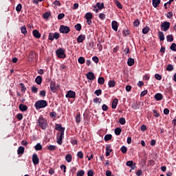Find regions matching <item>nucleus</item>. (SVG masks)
Instances as JSON below:
<instances>
[{"label":"nucleus","instance_id":"obj_33","mask_svg":"<svg viewBox=\"0 0 176 176\" xmlns=\"http://www.w3.org/2000/svg\"><path fill=\"white\" fill-rule=\"evenodd\" d=\"M21 34H23V35H27V28L25 25H23L21 28Z\"/></svg>","mask_w":176,"mask_h":176},{"label":"nucleus","instance_id":"obj_40","mask_svg":"<svg viewBox=\"0 0 176 176\" xmlns=\"http://www.w3.org/2000/svg\"><path fill=\"white\" fill-rule=\"evenodd\" d=\"M166 41L168 42H173V41H174V37H173V35H168L166 36Z\"/></svg>","mask_w":176,"mask_h":176},{"label":"nucleus","instance_id":"obj_5","mask_svg":"<svg viewBox=\"0 0 176 176\" xmlns=\"http://www.w3.org/2000/svg\"><path fill=\"white\" fill-rule=\"evenodd\" d=\"M60 38V33L55 32V33H50L48 36V39L50 41H54V39H59Z\"/></svg>","mask_w":176,"mask_h":176},{"label":"nucleus","instance_id":"obj_31","mask_svg":"<svg viewBox=\"0 0 176 176\" xmlns=\"http://www.w3.org/2000/svg\"><path fill=\"white\" fill-rule=\"evenodd\" d=\"M98 83H99V85H104V83H105V79L104 77H99L98 79Z\"/></svg>","mask_w":176,"mask_h":176},{"label":"nucleus","instance_id":"obj_12","mask_svg":"<svg viewBox=\"0 0 176 176\" xmlns=\"http://www.w3.org/2000/svg\"><path fill=\"white\" fill-rule=\"evenodd\" d=\"M50 90L52 93H56L57 91V87H56V82H50Z\"/></svg>","mask_w":176,"mask_h":176},{"label":"nucleus","instance_id":"obj_6","mask_svg":"<svg viewBox=\"0 0 176 176\" xmlns=\"http://www.w3.org/2000/svg\"><path fill=\"white\" fill-rule=\"evenodd\" d=\"M161 30L166 32L170 30V22L164 21L161 24Z\"/></svg>","mask_w":176,"mask_h":176},{"label":"nucleus","instance_id":"obj_36","mask_svg":"<svg viewBox=\"0 0 176 176\" xmlns=\"http://www.w3.org/2000/svg\"><path fill=\"white\" fill-rule=\"evenodd\" d=\"M133 164H134V162L133 161H128L126 162V166L132 168V170H134V167L133 166Z\"/></svg>","mask_w":176,"mask_h":176},{"label":"nucleus","instance_id":"obj_63","mask_svg":"<svg viewBox=\"0 0 176 176\" xmlns=\"http://www.w3.org/2000/svg\"><path fill=\"white\" fill-rule=\"evenodd\" d=\"M99 19H100V20H105V14L100 13L99 14Z\"/></svg>","mask_w":176,"mask_h":176},{"label":"nucleus","instance_id":"obj_7","mask_svg":"<svg viewBox=\"0 0 176 176\" xmlns=\"http://www.w3.org/2000/svg\"><path fill=\"white\" fill-rule=\"evenodd\" d=\"M66 98H75L76 97V93L72 90L67 91V94L65 95Z\"/></svg>","mask_w":176,"mask_h":176},{"label":"nucleus","instance_id":"obj_14","mask_svg":"<svg viewBox=\"0 0 176 176\" xmlns=\"http://www.w3.org/2000/svg\"><path fill=\"white\" fill-rule=\"evenodd\" d=\"M154 98L156 101H162L163 100V94L157 93L155 95Z\"/></svg>","mask_w":176,"mask_h":176},{"label":"nucleus","instance_id":"obj_1","mask_svg":"<svg viewBox=\"0 0 176 176\" xmlns=\"http://www.w3.org/2000/svg\"><path fill=\"white\" fill-rule=\"evenodd\" d=\"M37 126L42 130H46L47 128V121L43 118V116H41L37 120Z\"/></svg>","mask_w":176,"mask_h":176},{"label":"nucleus","instance_id":"obj_26","mask_svg":"<svg viewBox=\"0 0 176 176\" xmlns=\"http://www.w3.org/2000/svg\"><path fill=\"white\" fill-rule=\"evenodd\" d=\"M134 63H135L134 58H129L127 64L129 67H133V65H134Z\"/></svg>","mask_w":176,"mask_h":176},{"label":"nucleus","instance_id":"obj_19","mask_svg":"<svg viewBox=\"0 0 176 176\" xmlns=\"http://www.w3.org/2000/svg\"><path fill=\"white\" fill-rule=\"evenodd\" d=\"M85 39H86V36L80 34L77 38V42H78V43H82Z\"/></svg>","mask_w":176,"mask_h":176},{"label":"nucleus","instance_id":"obj_42","mask_svg":"<svg viewBox=\"0 0 176 176\" xmlns=\"http://www.w3.org/2000/svg\"><path fill=\"white\" fill-rule=\"evenodd\" d=\"M170 50L173 52H176V44L175 43H173L170 47Z\"/></svg>","mask_w":176,"mask_h":176},{"label":"nucleus","instance_id":"obj_37","mask_svg":"<svg viewBox=\"0 0 176 176\" xmlns=\"http://www.w3.org/2000/svg\"><path fill=\"white\" fill-rule=\"evenodd\" d=\"M96 6L100 10H101V9H104L105 8V6H104V3H97Z\"/></svg>","mask_w":176,"mask_h":176},{"label":"nucleus","instance_id":"obj_56","mask_svg":"<svg viewBox=\"0 0 176 176\" xmlns=\"http://www.w3.org/2000/svg\"><path fill=\"white\" fill-rule=\"evenodd\" d=\"M65 17V14L64 13H60L58 15V20H63Z\"/></svg>","mask_w":176,"mask_h":176},{"label":"nucleus","instance_id":"obj_15","mask_svg":"<svg viewBox=\"0 0 176 176\" xmlns=\"http://www.w3.org/2000/svg\"><path fill=\"white\" fill-rule=\"evenodd\" d=\"M162 3V0H152L153 8H159V5Z\"/></svg>","mask_w":176,"mask_h":176},{"label":"nucleus","instance_id":"obj_60","mask_svg":"<svg viewBox=\"0 0 176 176\" xmlns=\"http://www.w3.org/2000/svg\"><path fill=\"white\" fill-rule=\"evenodd\" d=\"M134 27H138L140 25V20L135 19L133 22Z\"/></svg>","mask_w":176,"mask_h":176},{"label":"nucleus","instance_id":"obj_34","mask_svg":"<svg viewBox=\"0 0 176 176\" xmlns=\"http://www.w3.org/2000/svg\"><path fill=\"white\" fill-rule=\"evenodd\" d=\"M78 62L79 63V64H85L86 60L85 59V57L80 56V58H78Z\"/></svg>","mask_w":176,"mask_h":176},{"label":"nucleus","instance_id":"obj_11","mask_svg":"<svg viewBox=\"0 0 176 176\" xmlns=\"http://www.w3.org/2000/svg\"><path fill=\"white\" fill-rule=\"evenodd\" d=\"M87 76V79H88V80H94V79H96V76H94V73L89 72L86 74Z\"/></svg>","mask_w":176,"mask_h":176},{"label":"nucleus","instance_id":"obj_64","mask_svg":"<svg viewBox=\"0 0 176 176\" xmlns=\"http://www.w3.org/2000/svg\"><path fill=\"white\" fill-rule=\"evenodd\" d=\"M166 17L168 19H171V17H173V12H168L167 14H166Z\"/></svg>","mask_w":176,"mask_h":176},{"label":"nucleus","instance_id":"obj_10","mask_svg":"<svg viewBox=\"0 0 176 176\" xmlns=\"http://www.w3.org/2000/svg\"><path fill=\"white\" fill-rule=\"evenodd\" d=\"M55 130L60 131V133H64V131H65V128L63 127L61 124H56Z\"/></svg>","mask_w":176,"mask_h":176},{"label":"nucleus","instance_id":"obj_52","mask_svg":"<svg viewBox=\"0 0 176 176\" xmlns=\"http://www.w3.org/2000/svg\"><path fill=\"white\" fill-rule=\"evenodd\" d=\"M70 142L72 145H77L78 144V140L75 138H72L70 140Z\"/></svg>","mask_w":176,"mask_h":176},{"label":"nucleus","instance_id":"obj_44","mask_svg":"<svg viewBox=\"0 0 176 176\" xmlns=\"http://www.w3.org/2000/svg\"><path fill=\"white\" fill-rule=\"evenodd\" d=\"M21 9H23V6L21 5V3L18 4L16 7V12H21Z\"/></svg>","mask_w":176,"mask_h":176},{"label":"nucleus","instance_id":"obj_55","mask_svg":"<svg viewBox=\"0 0 176 176\" xmlns=\"http://www.w3.org/2000/svg\"><path fill=\"white\" fill-rule=\"evenodd\" d=\"M97 47L99 50V52H102V45L100 41H98V43L97 44Z\"/></svg>","mask_w":176,"mask_h":176},{"label":"nucleus","instance_id":"obj_18","mask_svg":"<svg viewBox=\"0 0 176 176\" xmlns=\"http://www.w3.org/2000/svg\"><path fill=\"white\" fill-rule=\"evenodd\" d=\"M19 109L21 112H25V111L28 109V107H27L25 104H21L19 106Z\"/></svg>","mask_w":176,"mask_h":176},{"label":"nucleus","instance_id":"obj_8","mask_svg":"<svg viewBox=\"0 0 176 176\" xmlns=\"http://www.w3.org/2000/svg\"><path fill=\"white\" fill-rule=\"evenodd\" d=\"M32 160L34 166H36V164H39V157H38V154H33Z\"/></svg>","mask_w":176,"mask_h":176},{"label":"nucleus","instance_id":"obj_27","mask_svg":"<svg viewBox=\"0 0 176 176\" xmlns=\"http://www.w3.org/2000/svg\"><path fill=\"white\" fill-rule=\"evenodd\" d=\"M24 150H25L24 147L22 146H19V147L18 148L17 153H18L19 155H23V154L24 153Z\"/></svg>","mask_w":176,"mask_h":176},{"label":"nucleus","instance_id":"obj_43","mask_svg":"<svg viewBox=\"0 0 176 176\" xmlns=\"http://www.w3.org/2000/svg\"><path fill=\"white\" fill-rule=\"evenodd\" d=\"M120 151L122 153H127V147H126V146H122L120 148Z\"/></svg>","mask_w":176,"mask_h":176},{"label":"nucleus","instance_id":"obj_59","mask_svg":"<svg viewBox=\"0 0 176 176\" xmlns=\"http://www.w3.org/2000/svg\"><path fill=\"white\" fill-rule=\"evenodd\" d=\"M85 175V170H80L78 172H77V176H83Z\"/></svg>","mask_w":176,"mask_h":176},{"label":"nucleus","instance_id":"obj_28","mask_svg":"<svg viewBox=\"0 0 176 176\" xmlns=\"http://www.w3.org/2000/svg\"><path fill=\"white\" fill-rule=\"evenodd\" d=\"M82 118H80V113H78L76 116V123H80Z\"/></svg>","mask_w":176,"mask_h":176},{"label":"nucleus","instance_id":"obj_54","mask_svg":"<svg viewBox=\"0 0 176 176\" xmlns=\"http://www.w3.org/2000/svg\"><path fill=\"white\" fill-rule=\"evenodd\" d=\"M77 157H78V159H83V152L78 151L77 153Z\"/></svg>","mask_w":176,"mask_h":176},{"label":"nucleus","instance_id":"obj_24","mask_svg":"<svg viewBox=\"0 0 176 176\" xmlns=\"http://www.w3.org/2000/svg\"><path fill=\"white\" fill-rule=\"evenodd\" d=\"M65 159L67 163H71L72 162V155L71 154H67Z\"/></svg>","mask_w":176,"mask_h":176},{"label":"nucleus","instance_id":"obj_41","mask_svg":"<svg viewBox=\"0 0 176 176\" xmlns=\"http://www.w3.org/2000/svg\"><path fill=\"white\" fill-rule=\"evenodd\" d=\"M166 71H174V66H173V65H168L166 67Z\"/></svg>","mask_w":176,"mask_h":176},{"label":"nucleus","instance_id":"obj_58","mask_svg":"<svg viewBox=\"0 0 176 176\" xmlns=\"http://www.w3.org/2000/svg\"><path fill=\"white\" fill-rule=\"evenodd\" d=\"M153 112L155 118H159L160 116V113H157V110L154 109L153 110Z\"/></svg>","mask_w":176,"mask_h":176},{"label":"nucleus","instance_id":"obj_17","mask_svg":"<svg viewBox=\"0 0 176 176\" xmlns=\"http://www.w3.org/2000/svg\"><path fill=\"white\" fill-rule=\"evenodd\" d=\"M140 104H141V102H135L131 105V108H133V109H135V110L140 109Z\"/></svg>","mask_w":176,"mask_h":176},{"label":"nucleus","instance_id":"obj_57","mask_svg":"<svg viewBox=\"0 0 176 176\" xmlns=\"http://www.w3.org/2000/svg\"><path fill=\"white\" fill-rule=\"evenodd\" d=\"M39 96L40 97H46V91L45 90L41 91L39 93Z\"/></svg>","mask_w":176,"mask_h":176},{"label":"nucleus","instance_id":"obj_49","mask_svg":"<svg viewBox=\"0 0 176 176\" xmlns=\"http://www.w3.org/2000/svg\"><path fill=\"white\" fill-rule=\"evenodd\" d=\"M31 90H32V92L34 93V94H36V93H38V88L35 86H32L31 87Z\"/></svg>","mask_w":176,"mask_h":176},{"label":"nucleus","instance_id":"obj_22","mask_svg":"<svg viewBox=\"0 0 176 176\" xmlns=\"http://www.w3.org/2000/svg\"><path fill=\"white\" fill-rule=\"evenodd\" d=\"M46 148L50 152H53V151H56V149H57V146H55V145H47L46 146Z\"/></svg>","mask_w":176,"mask_h":176},{"label":"nucleus","instance_id":"obj_16","mask_svg":"<svg viewBox=\"0 0 176 176\" xmlns=\"http://www.w3.org/2000/svg\"><path fill=\"white\" fill-rule=\"evenodd\" d=\"M111 144H108L107 146H106V156L108 157L109 156V155H111V152H112V149H111Z\"/></svg>","mask_w":176,"mask_h":176},{"label":"nucleus","instance_id":"obj_25","mask_svg":"<svg viewBox=\"0 0 176 176\" xmlns=\"http://www.w3.org/2000/svg\"><path fill=\"white\" fill-rule=\"evenodd\" d=\"M116 85V82L113 80H110L108 82L109 87H115Z\"/></svg>","mask_w":176,"mask_h":176},{"label":"nucleus","instance_id":"obj_20","mask_svg":"<svg viewBox=\"0 0 176 176\" xmlns=\"http://www.w3.org/2000/svg\"><path fill=\"white\" fill-rule=\"evenodd\" d=\"M118 102H119V100H118V98L113 99L111 104V108L113 109H116V107H118Z\"/></svg>","mask_w":176,"mask_h":176},{"label":"nucleus","instance_id":"obj_39","mask_svg":"<svg viewBox=\"0 0 176 176\" xmlns=\"http://www.w3.org/2000/svg\"><path fill=\"white\" fill-rule=\"evenodd\" d=\"M112 140V135L107 134L104 136V141H111Z\"/></svg>","mask_w":176,"mask_h":176},{"label":"nucleus","instance_id":"obj_32","mask_svg":"<svg viewBox=\"0 0 176 176\" xmlns=\"http://www.w3.org/2000/svg\"><path fill=\"white\" fill-rule=\"evenodd\" d=\"M158 36L160 41H164V33H163V32H158Z\"/></svg>","mask_w":176,"mask_h":176},{"label":"nucleus","instance_id":"obj_13","mask_svg":"<svg viewBox=\"0 0 176 176\" xmlns=\"http://www.w3.org/2000/svg\"><path fill=\"white\" fill-rule=\"evenodd\" d=\"M119 27V25L118 24V21H113L111 22V28L113 31H118V28Z\"/></svg>","mask_w":176,"mask_h":176},{"label":"nucleus","instance_id":"obj_9","mask_svg":"<svg viewBox=\"0 0 176 176\" xmlns=\"http://www.w3.org/2000/svg\"><path fill=\"white\" fill-rule=\"evenodd\" d=\"M64 139V133L63 132H60V135L57 137V144H58V145H63V140Z\"/></svg>","mask_w":176,"mask_h":176},{"label":"nucleus","instance_id":"obj_61","mask_svg":"<svg viewBox=\"0 0 176 176\" xmlns=\"http://www.w3.org/2000/svg\"><path fill=\"white\" fill-rule=\"evenodd\" d=\"M94 170H89L87 172V176H94Z\"/></svg>","mask_w":176,"mask_h":176},{"label":"nucleus","instance_id":"obj_62","mask_svg":"<svg viewBox=\"0 0 176 176\" xmlns=\"http://www.w3.org/2000/svg\"><path fill=\"white\" fill-rule=\"evenodd\" d=\"M92 60L96 64H98V61H100V59L97 56L92 57Z\"/></svg>","mask_w":176,"mask_h":176},{"label":"nucleus","instance_id":"obj_51","mask_svg":"<svg viewBox=\"0 0 176 176\" xmlns=\"http://www.w3.org/2000/svg\"><path fill=\"white\" fill-rule=\"evenodd\" d=\"M102 94V90L101 89H98V90H96L95 92H94V94H96V96H98V97L99 96H101V94Z\"/></svg>","mask_w":176,"mask_h":176},{"label":"nucleus","instance_id":"obj_21","mask_svg":"<svg viewBox=\"0 0 176 176\" xmlns=\"http://www.w3.org/2000/svg\"><path fill=\"white\" fill-rule=\"evenodd\" d=\"M32 34L34 38H36L37 39H39L41 38V33H39V31L34 30Z\"/></svg>","mask_w":176,"mask_h":176},{"label":"nucleus","instance_id":"obj_30","mask_svg":"<svg viewBox=\"0 0 176 176\" xmlns=\"http://www.w3.org/2000/svg\"><path fill=\"white\" fill-rule=\"evenodd\" d=\"M86 20L93 19V14L91 12H87L85 15Z\"/></svg>","mask_w":176,"mask_h":176},{"label":"nucleus","instance_id":"obj_2","mask_svg":"<svg viewBox=\"0 0 176 176\" xmlns=\"http://www.w3.org/2000/svg\"><path fill=\"white\" fill-rule=\"evenodd\" d=\"M47 106V101L45 100H40L35 102L34 107L36 109H42V108H46Z\"/></svg>","mask_w":176,"mask_h":176},{"label":"nucleus","instance_id":"obj_46","mask_svg":"<svg viewBox=\"0 0 176 176\" xmlns=\"http://www.w3.org/2000/svg\"><path fill=\"white\" fill-rule=\"evenodd\" d=\"M19 85L21 87V91H23V92H25V91L27 90V87H25V85H24V84L23 82L20 83Z\"/></svg>","mask_w":176,"mask_h":176},{"label":"nucleus","instance_id":"obj_48","mask_svg":"<svg viewBox=\"0 0 176 176\" xmlns=\"http://www.w3.org/2000/svg\"><path fill=\"white\" fill-rule=\"evenodd\" d=\"M119 123H120V124H126V118H120L119 120Z\"/></svg>","mask_w":176,"mask_h":176},{"label":"nucleus","instance_id":"obj_50","mask_svg":"<svg viewBox=\"0 0 176 176\" xmlns=\"http://www.w3.org/2000/svg\"><path fill=\"white\" fill-rule=\"evenodd\" d=\"M50 16H51L50 12H45L43 14V17L45 19H49V17H50Z\"/></svg>","mask_w":176,"mask_h":176},{"label":"nucleus","instance_id":"obj_3","mask_svg":"<svg viewBox=\"0 0 176 176\" xmlns=\"http://www.w3.org/2000/svg\"><path fill=\"white\" fill-rule=\"evenodd\" d=\"M56 54L58 58H65L67 55H65V50L63 48H59L56 51Z\"/></svg>","mask_w":176,"mask_h":176},{"label":"nucleus","instance_id":"obj_45","mask_svg":"<svg viewBox=\"0 0 176 176\" xmlns=\"http://www.w3.org/2000/svg\"><path fill=\"white\" fill-rule=\"evenodd\" d=\"M74 28H76V31H80V30H82V25H80V23H77L75 25Z\"/></svg>","mask_w":176,"mask_h":176},{"label":"nucleus","instance_id":"obj_53","mask_svg":"<svg viewBox=\"0 0 176 176\" xmlns=\"http://www.w3.org/2000/svg\"><path fill=\"white\" fill-rule=\"evenodd\" d=\"M116 5L118 9H123V7L122 6V3H120L119 1H116Z\"/></svg>","mask_w":176,"mask_h":176},{"label":"nucleus","instance_id":"obj_47","mask_svg":"<svg viewBox=\"0 0 176 176\" xmlns=\"http://www.w3.org/2000/svg\"><path fill=\"white\" fill-rule=\"evenodd\" d=\"M149 27H148V26H146L145 28H144L143 29H142V32H143V34H148V32H149Z\"/></svg>","mask_w":176,"mask_h":176},{"label":"nucleus","instance_id":"obj_29","mask_svg":"<svg viewBox=\"0 0 176 176\" xmlns=\"http://www.w3.org/2000/svg\"><path fill=\"white\" fill-rule=\"evenodd\" d=\"M42 144H41V143H38L36 144V145L34 146V149L35 151H42Z\"/></svg>","mask_w":176,"mask_h":176},{"label":"nucleus","instance_id":"obj_35","mask_svg":"<svg viewBox=\"0 0 176 176\" xmlns=\"http://www.w3.org/2000/svg\"><path fill=\"white\" fill-rule=\"evenodd\" d=\"M121 133H122V128L118 127L115 129L116 135H120Z\"/></svg>","mask_w":176,"mask_h":176},{"label":"nucleus","instance_id":"obj_23","mask_svg":"<svg viewBox=\"0 0 176 176\" xmlns=\"http://www.w3.org/2000/svg\"><path fill=\"white\" fill-rule=\"evenodd\" d=\"M35 82H36V85H42V76H38L35 78Z\"/></svg>","mask_w":176,"mask_h":176},{"label":"nucleus","instance_id":"obj_4","mask_svg":"<svg viewBox=\"0 0 176 176\" xmlns=\"http://www.w3.org/2000/svg\"><path fill=\"white\" fill-rule=\"evenodd\" d=\"M59 31L61 34H69V32L71 31V29L68 26L61 25L60 26Z\"/></svg>","mask_w":176,"mask_h":176},{"label":"nucleus","instance_id":"obj_38","mask_svg":"<svg viewBox=\"0 0 176 176\" xmlns=\"http://www.w3.org/2000/svg\"><path fill=\"white\" fill-rule=\"evenodd\" d=\"M102 100L100 98H95L94 99V104H101Z\"/></svg>","mask_w":176,"mask_h":176}]
</instances>
